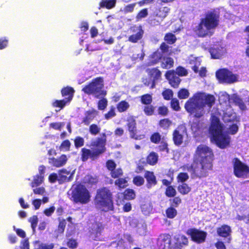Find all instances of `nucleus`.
I'll return each mask as SVG.
<instances>
[{
  "mask_svg": "<svg viewBox=\"0 0 249 249\" xmlns=\"http://www.w3.org/2000/svg\"><path fill=\"white\" fill-rule=\"evenodd\" d=\"M189 96V92L186 89H182L178 93V97L180 99H186Z\"/></svg>",
  "mask_w": 249,
  "mask_h": 249,
  "instance_id": "50",
  "label": "nucleus"
},
{
  "mask_svg": "<svg viewBox=\"0 0 249 249\" xmlns=\"http://www.w3.org/2000/svg\"><path fill=\"white\" fill-rule=\"evenodd\" d=\"M148 15V11L147 9H143L141 10L137 15V18L138 19H141L146 17Z\"/></svg>",
  "mask_w": 249,
  "mask_h": 249,
  "instance_id": "64",
  "label": "nucleus"
},
{
  "mask_svg": "<svg viewBox=\"0 0 249 249\" xmlns=\"http://www.w3.org/2000/svg\"><path fill=\"white\" fill-rule=\"evenodd\" d=\"M165 76L172 87L174 88L178 87L180 82V79L176 74L175 71H167Z\"/></svg>",
  "mask_w": 249,
  "mask_h": 249,
  "instance_id": "19",
  "label": "nucleus"
},
{
  "mask_svg": "<svg viewBox=\"0 0 249 249\" xmlns=\"http://www.w3.org/2000/svg\"><path fill=\"white\" fill-rule=\"evenodd\" d=\"M107 101L106 99L103 98L98 102V107L99 109L103 110L107 106Z\"/></svg>",
  "mask_w": 249,
  "mask_h": 249,
  "instance_id": "57",
  "label": "nucleus"
},
{
  "mask_svg": "<svg viewBox=\"0 0 249 249\" xmlns=\"http://www.w3.org/2000/svg\"><path fill=\"white\" fill-rule=\"evenodd\" d=\"M100 127L95 124H92L89 127V131L93 135H97L100 131Z\"/></svg>",
  "mask_w": 249,
  "mask_h": 249,
  "instance_id": "45",
  "label": "nucleus"
},
{
  "mask_svg": "<svg viewBox=\"0 0 249 249\" xmlns=\"http://www.w3.org/2000/svg\"><path fill=\"white\" fill-rule=\"evenodd\" d=\"M132 31L134 34L129 37L128 40L131 42L135 43L142 38L143 31L141 26H135L132 28Z\"/></svg>",
  "mask_w": 249,
  "mask_h": 249,
  "instance_id": "20",
  "label": "nucleus"
},
{
  "mask_svg": "<svg viewBox=\"0 0 249 249\" xmlns=\"http://www.w3.org/2000/svg\"><path fill=\"white\" fill-rule=\"evenodd\" d=\"M148 75L152 80L151 89H153L155 87L156 80H158L161 76L160 71L157 69H152L147 70Z\"/></svg>",
  "mask_w": 249,
  "mask_h": 249,
  "instance_id": "23",
  "label": "nucleus"
},
{
  "mask_svg": "<svg viewBox=\"0 0 249 249\" xmlns=\"http://www.w3.org/2000/svg\"><path fill=\"white\" fill-rule=\"evenodd\" d=\"M136 4V3L128 4L125 6L123 9H122L121 11L125 14L132 12Z\"/></svg>",
  "mask_w": 249,
  "mask_h": 249,
  "instance_id": "51",
  "label": "nucleus"
},
{
  "mask_svg": "<svg viewBox=\"0 0 249 249\" xmlns=\"http://www.w3.org/2000/svg\"><path fill=\"white\" fill-rule=\"evenodd\" d=\"M171 122L167 119L161 120L160 122V125L163 128H168L171 124Z\"/></svg>",
  "mask_w": 249,
  "mask_h": 249,
  "instance_id": "61",
  "label": "nucleus"
},
{
  "mask_svg": "<svg viewBox=\"0 0 249 249\" xmlns=\"http://www.w3.org/2000/svg\"><path fill=\"white\" fill-rule=\"evenodd\" d=\"M170 11V9L167 7H163L159 8L155 12L156 16L161 18H164Z\"/></svg>",
  "mask_w": 249,
  "mask_h": 249,
  "instance_id": "33",
  "label": "nucleus"
},
{
  "mask_svg": "<svg viewBox=\"0 0 249 249\" xmlns=\"http://www.w3.org/2000/svg\"><path fill=\"white\" fill-rule=\"evenodd\" d=\"M74 90L71 87H66L61 90L62 95L65 98L61 100H55L52 102V106L54 107L63 108L65 106L69 104L72 100Z\"/></svg>",
  "mask_w": 249,
  "mask_h": 249,
  "instance_id": "10",
  "label": "nucleus"
},
{
  "mask_svg": "<svg viewBox=\"0 0 249 249\" xmlns=\"http://www.w3.org/2000/svg\"><path fill=\"white\" fill-rule=\"evenodd\" d=\"M97 115V111L94 109L87 111L85 114V117L83 119V123L86 125H89Z\"/></svg>",
  "mask_w": 249,
  "mask_h": 249,
  "instance_id": "26",
  "label": "nucleus"
},
{
  "mask_svg": "<svg viewBox=\"0 0 249 249\" xmlns=\"http://www.w3.org/2000/svg\"><path fill=\"white\" fill-rule=\"evenodd\" d=\"M196 158L199 161L208 164L207 167H212L213 155L212 150L205 145H200L196 152Z\"/></svg>",
  "mask_w": 249,
  "mask_h": 249,
  "instance_id": "8",
  "label": "nucleus"
},
{
  "mask_svg": "<svg viewBox=\"0 0 249 249\" xmlns=\"http://www.w3.org/2000/svg\"><path fill=\"white\" fill-rule=\"evenodd\" d=\"M231 231V228L227 225H223L217 230L218 234L220 236L224 237L228 236L230 235Z\"/></svg>",
  "mask_w": 249,
  "mask_h": 249,
  "instance_id": "30",
  "label": "nucleus"
},
{
  "mask_svg": "<svg viewBox=\"0 0 249 249\" xmlns=\"http://www.w3.org/2000/svg\"><path fill=\"white\" fill-rule=\"evenodd\" d=\"M67 160V156L65 155H62L58 158L49 159V163L56 167H59L64 165Z\"/></svg>",
  "mask_w": 249,
  "mask_h": 249,
  "instance_id": "24",
  "label": "nucleus"
},
{
  "mask_svg": "<svg viewBox=\"0 0 249 249\" xmlns=\"http://www.w3.org/2000/svg\"><path fill=\"white\" fill-rule=\"evenodd\" d=\"M176 240L175 246H172L171 249H181V247L182 245H187L188 243V238L183 235H178L175 237Z\"/></svg>",
  "mask_w": 249,
  "mask_h": 249,
  "instance_id": "25",
  "label": "nucleus"
},
{
  "mask_svg": "<svg viewBox=\"0 0 249 249\" xmlns=\"http://www.w3.org/2000/svg\"><path fill=\"white\" fill-rule=\"evenodd\" d=\"M171 243L170 236L168 234H161L158 239L157 245L160 249H167Z\"/></svg>",
  "mask_w": 249,
  "mask_h": 249,
  "instance_id": "18",
  "label": "nucleus"
},
{
  "mask_svg": "<svg viewBox=\"0 0 249 249\" xmlns=\"http://www.w3.org/2000/svg\"><path fill=\"white\" fill-rule=\"evenodd\" d=\"M211 57L214 59L221 57L226 52L225 45L222 43L214 45L209 51Z\"/></svg>",
  "mask_w": 249,
  "mask_h": 249,
  "instance_id": "15",
  "label": "nucleus"
},
{
  "mask_svg": "<svg viewBox=\"0 0 249 249\" xmlns=\"http://www.w3.org/2000/svg\"><path fill=\"white\" fill-rule=\"evenodd\" d=\"M214 102L215 98L213 95L199 93L189 99L185 105V108L191 114L200 118L206 111H210Z\"/></svg>",
  "mask_w": 249,
  "mask_h": 249,
  "instance_id": "2",
  "label": "nucleus"
},
{
  "mask_svg": "<svg viewBox=\"0 0 249 249\" xmlns=\"http://www.w3.org/2000/svg\"><path fill=\"white\" fill-rule=\"evenodd\" d=\"M84 139L80 137H77L74 140V144L76 147H81L84 145Z\"/></svg>",
  "mask_w": 249,
  "mask_h": 249,
  "instance_id": "60",
  "label": "nucleus"
},
{
  "mask_svg": "<svg viewBox=\"0 0 249 249\" xmlns=\"http://www.w3.org/2000/svg\"><path fill=\"white\" fill-rule=\"evenodd\" d=\"M65 124L63 122L52 123L50 124V127L55 130H60L64 126Z\"/></svg>",
  "mask_w": 249,
  "mask_h": 249,
  "instance_id": "47",
  "label": "nucleus"
},
{
  "mask_svg": "<svg viewBox=\"0 0 249 249\" xmlns=\"http://www.w3.org/2000/svg\"><path fill=\"white\" fill-rule=\"evenodd\" d=\"M219 100L221 104H229L234 103L241 110H245L246 108V105L237 95L233 94L231 96L225 91H221L219 93Z\"/></svg>",
  "mask_w": 249,
  "mask_h": 249,
  "instance_id": "11",
  "label": "nucleus"
},
{
  "mask_svg": "<svg viewBox=\"0 0 249 249\" xmlns=\"http://www.w3.org/2000/svg\"><path fill=\"white\" fill-rule=\"evenodd\" d=\"M106 142L105 138H98L93 140L90 143L91 150L86 148L82 149V160L85 161L89 158L94 159L104 152Z\"/></svg>",
  "mask_w": 249,
  "mask_h": 249,
  "instance_id": "4",
  "label": "nucleus"
},
{
  "mask_svg": "<svg viewBox=\"0 0 249 249\" xmlns=\"http://www.w3.org/2000/svg\"><path fill=\"white\" fill-rule=\"evenodd\" d=\"M166 213L168 218H173L177 215V211L175 208L170 207L167 209Z\"/></svg>",
  "mask_w": 249,
  "mask_h": 249,
  "instance_id": "44",
  "label": "nucleus"
},
{
  "mask_svg": "<svg viewBox=\"0 0 249 249\" xmlns=\"http://www.w3.org/2000/svg\"><path fill=\"white\" fill-rule=\"evenodd\" d=\"M162 96L165 100H170L173 97V91L170 89L165 90L162 92Z\"/></svg>",
  "mask_w": 249,
  "mask_h": 249,
  "instance_id": "54",
  "label": "nucleus"
},
{
  "mask_svg": "<svg viewBox=\"0 0 249 249\" xmlns=\"http://www.w3.org/2000/svg\"><path fill=\"white\" fill-rule=\"evenodd\" d=\"M111 196V193L106 188L98 190L95 199L97 207L105 212L112 210L113 203Z\"/></svg>",
  "mask_w": 249,
  "mask_h": 249,
  "instance_id": "5",
  "label": "nucleus"
},
{
  "mask_svg": "<svg viewBox=\"0 0 249 249\" xmlns=\"http://www.w3.org/2000/svg\"><path fill=\"white\" fill-rule=\"evenodd\" d=\"M217 78L221 82L226 83H233L237 81V76L233 74L231 71L222 69L216 73Z\"/></svg>",
  "mask_w": 249,
  "mask_h": 249,
  "instance_id": "13",
  "label": "nucleus"
},
{
  "mask_svg": "<svg viewBox=\"0 0 249 249\" xmlns=\"http://www.w3.org/2000/svg\"><path fill=\"white\" fill-rule=\"evenodd\" d=\"M83 181L85 183L92 184L96 183L97 180L96 178H94L91 175H88L84 177Z\"/></svg>",
  "mask_w": 249,
  "mask_h": 249,
  "instance_id": "42",
  "label": "nucleus"
},
{
  "mask_svg": "<svg viewBox=\"0 0 249 249\" xmlns=\"http://www.w3.org/2000/svg\"><path fill=\"white\" fill-rule=\"evenodd\" d=\"M219 16L215 12L208 13L205 18L202 19L200 23L196 27V34L201 37L208 35L210 30L215 28L218 23Z\"/></svg>",
  "mask_w": 249,
  "mask_h": 249,
  "instance_id": "3",
  "label": "nucleus"
},
{
  "mask_svg": "<svg viewBox=\"0 0 249 249\" xmlns=\"http://www.w3.org/2000/svg\"><path fill=\"white\" fill-rule=\"evenodd\" d=\"M185 133L184 126H180L174 131L173 140L176 145H180L182 142L183 135Z\"/></svg>",
  "mask_w": 249,
  "mask_h": 249,
  "instance_id": "17",
  "label": "nucleus"
},
{
  "mask_svg": "<svg viewBox=\"0 0 249 249\" xmlns=\"http://www.w3.org/2000/svg\"><path fill=\"white\" fill-rule=\"evenodd\" d=\"M222 119L226 126H224L220 123L217 114L212 111L211 125L209 129L212 140L221 148L227 147L230 142V137L227 134H235L238 129L237 123L238 120L236 113L231 107H228L226 110H224Z\"/></svg>",
  "mask_w": 249,
  "mask_h": 249,
  "instance_id": "1",
  "label": "nucleus"
},
{
  "mask_svg": "<svg viewBox=\"0 0 249 249\" xmlns=\"http://www.w3.org/2000/svg\"><path fill=\"white\" fill-rule=\"evenodd\" d=\"M176 74L177 75L183 76H185L187 74V71L183 67H179L176 69V71H175Z\"/></svg>",
  "mask_w": 249,
  "mask_h": 249,
  "instance_id": "55",
  "label": "nucleus"
},
{
  "mask_svg": "<svg viewBox=\"0 0 249 249\" xmlns=\"http://www.w3.org/2000/svg\"><path fill=\"white\" fill-rule=\"evenodd\" d=\"M116 0H102L100 3L101 7H106L110 9L115 7Z\"/></svg>",
  "mask_w": 249,
  "mask_h": 249,
  "instance_id": "32",
  "label": "nucleus"
},
{
  "mask_svg": "<svg viewBox=\"0 0 249 249\" xmlns=\"http://www.w3.org/2000/svg\"><path fill=\"white\" fill-rule=\"evenodd\" d=\"M201 124L197 120L191 124L192 130L196 135L201 132Z\"/></svg>",
  "mask_w": 249,
  "mask_h": 249,
  "instance_id": "36",
  "label": "nucleus"
},
{
  "mask_svg": "<svg viewBox=\"0 0 249 249\" xmlns=\"http://www.w3.org/2000/svg\"><path fill=\"white\" fill-rule=\"evenodd\" d=\"M123 171L121 169L118 168L114 169L111 172V177L114 178H117L122 175Z\"/></svg>",
  "mask_w": 249,
  "mask_h": 249,
  "instance_id": "62",
  "label": "nucleus"
},
{
  "mask_svg": "<svg viewBox=\"0 0 249 249\" xmlns=\"http://www.w3.org/2000/svg\"><path fill=\"white\" fill-rule=\"evenodd\" d=\"M115 184L120 188H124L127 186V181L125 178H120L116 180Z\"/></svg>",
  "mask_w": 249,
  "mask_h": 249,
  "instance_id": "39",
  "label": "nucleus"
},
{
  "mask_svg": "<svg viewBox=\"0 0 249 249\" xmlns=\"http://www.w3.org/2000/svg\"><path fill=\"white\" fill-rule=\"evenodd\" d=\"M59 224L58 225L57 232L58 233H62L64 232V229H65V228L66 226V220L64 219L60 220L59 219Z\"/></svg>",
  "mask_w": 249,
  "mask_h": 249,
  "instance_id": "53",
  "label": "nucleus"
},
{
  "mask_svg": "<svg viewBox=\"0 0 249 249\" xmlns=\"http://www.w3.org/2000/svg\"><path fill=\"white\" fill-rule=\"evenodd\" d=\"M71 194V198L76 203L86 204L90 200L89 192L85 186L81 184L73 186Z\"/></svg>",
  "mask_w": 249,
  "mask_h": 249,
  "instance_id": "7",
  "label": "nucleus"
},
{
  "mask_svg": "<svg viewBox=\"0 0 249 249\" xmlns=\"http://www.w3.org/2000/svg\"><path fill=\"white\" fill-rule=\"evenodd\" d=\"M133 182L135 185L140 186L144 183V180L142 177L136 176L133 178Z\"/></svg>",
  "mask_w": 249,
  "mask_h": 249,
  "instance_id": "49",
  "label": "nucleus"
},
{
  "mask_svg": "<svg viewBox=\"0 0 249 249\" xmlns=\"http://www.w3.org/2000/svg\"><path fill=\"white\" fill-rule=\"evenodd\" d=\"M162 56V53L160 51H157L154 53L150 57V65L156 64Z\"/></svg>",
  "mask_w": 249,
  "mask_h": 249,
  "instance_id": "31",
  "label": "nucleus"
},
{
  "mask_svg": "<svg viewBox=\"0 0 249 249\" xmlns=\"http://www.w3.org/2000/svg\"><path fill=\"white\" fill-rule=\"evenodd\" d=\"M142 211L145 215H148L151 213L153 210L152 204L150 202L145 203L141 206Z\"/></svg>",
  "mask_w": 249,
  "mask_h": 249,
  "instance_id": "35",
  "label": "nucleus"
},
{
  "mask_svg": "<svg viewBox=\"0 0 249 249\" xmlns=\"http://www.w3.org/2000/svg\"><path fill=\"white\" fill-rule=\"evenodd\" d=\"M71 146V142L69 140H65L62 142L60 146V150L62 151H68L69 150Z\"/></svg>",
  "mask_w": 249,
  "mask_h": 249,
  "instance_id": "46",
  "label": "nucleus"
},
{
  "mask_svg": "<svg viewBox=\"0 0 249 249\" xmlns=\"http://www.w3.org/2000/svg\"><path fill=\"white\" fill-rule=\"evenodd\" d=\"M189 178V176L187 173H181L178 176V182H184Z\"/></svg>",
  "mask_w": 249,
  "mask_h": 249,
  "instance_id": "58",
  "label": "nucleus"
},
{
  "mask_svg": "<svg viewBox=\"0 0 249 249\" xmlns=\"http://www.w3.org/2000/svg\"><path fill=\"white\" fill-rule=\"evenodd\" d=\"M178 191L182 194H187L191 190L190 188L186 183H182L178 187Z\"/></svg>",
  "mask_w": 249,
  "mask_h": 249,
  "instance_id": "40",
  "label": "nucleus"
},
{
  "mask_svg": "<svg viewBox=\"0 0 249 249\" xmlns=\"http://www.w3.org/2000/svg\"><path fill=\"white\" fill-rule=\"evenodd\" d=\"M174 64L173 59L170 57L164 58L162 63L161 67L164 69H168L171 68Z\"/></svg>",
  "mask_w": 249,
  "mask_h": 249,
  "instance_id": "34",
  "label": "nucleus"
},
{
  "mask_svg": "<svg viewBox=\"0 0 249 249\" xmlns=\"http://www.w3.org/2000/svg\"><path fill=\"white\" fill-rule=\"evenodd\" d=\"M234 173L238 178H246L249 176V168L237 159L233 161Z\"/></svg>",
  "mask_w": 249,
  "mask_h": 249,
  "instance_id": "12",
  "label": "nucleus"
},
{
  "mask_svg": "<svg viewBox=\"0 0 249 249\" xmlns=\"http://www.w3.org/2000/svg\"><path fill=\"white\" fill-rule=\"evenodd\" d=\"M164 40L168 44H172L176 41V37L173 34L171 33H168L165 35L164 37Z\"/></svg>",
  "mask_w": 249,
  "mask_h": 249,
  "instance_id": "43",
  "label": "nucleus"
},
{
  "mask_svg": "<svg viewBox=\"0 0 249 249\" xmlns=\"http://www.w3.org/2000/svg\"><path fill=\"white\" fill-rule=\"evenodd\" d=\"M55 208L54 206H52L49 208L44 210L43 213L47 216H50L54 212Z\"/></svg>",
  "mask_w": 249,
  "mask_h": 249,
  "instance_id": "63",
  "label": "nucleus"
},
{
  "mask_svg": "<svg viewBox=\"0 0 249 249\" xmlns=\"http://www.w3.org/2000/svg\"><path fill=\"white\" fill-rule=\"evenodd\" d=\"M102 229V226L100 223H95L92 224L89 230L90 237L95 240H100Z\"/></svg>",
  "mask_w": 249,
  "mask_h": 249,
  "instance_id": "16",
  "label": "nucleus"
},
{
  "mask_svg": "<svg viewBox=\"0 0 249 249\" xmlns=\"http://www.w3.org/2000/svg\"><path fill=\"white\" fill-rule=\"evenodd\" d=\"M129 105L125 101L121 102L117 106V109L119 112H124L127 109Z\"/></svg>",
  "mask_w": 249,
  "mask_h": 249,
  "instance_id": "41",
  "label": "nucleus"
},
{
  "mask_svg": "<svg viewBox=\"0 0 249 249\" xmlns=\"http://www.w3.org/2000/svg\"><path fill=\"white\" fill-rule=\"evenodd\" d=\"M124 197L126 199H133L135 197V194L133 190L127 189L124 193Z\"/></svg>",
  "mask_w": 249,
  "mask_h": 249,
  "instance_id": "38",
  "label": "nucleus"
},
{
  "mask_svg": "<svg viewBox=\"0 0 249 249\" xmlns=\"http://www.w3.org/2000/svg\"><path fill=\"white\" fill-rule=\"evenodd\" d=\"M188 61L189 63L192 65V68L193 70L195 72H197L198 67L200 65V58L191 55L189 57Z\"/></svg>",
  "mask_w": 249,
  "mask_h": 249,
  "instance_id": "28",
  "label": "nucleus"
},
{
  "mask_svg": "<svg viewBox=\"0 0 249 249\" xmlns=\"http://www.w3.org/2000/svg\"><path fill=\"white\" fill-rule=\"evenodd\" d=\"M44 177L40 175H35L33 177V179L30 183V186L34 188L40 186L44 181Z\"/></svg>",
  "mask_w": 249,
  "mask_h": 249,
  "instance_id": "29",
  "label": "nucleus"
},
{
  "mask_svg": "<svg viewBox=\"0 0 249 249\" xmlns=\"http://www.w3.org/2000/svg\"><path fill=\"white\" fill-rule=\"evenodd\" d=\"M176 194V190L172 186H168L166 189V195L169 197H173Z\"/></svg>",
  "mask_w": 249,
  "mask_h": 249,
  "instance_id": "56",
  "label": "nucleus"
},
{
  "mask_svg": "<svg viewBox=\"0 0 249 249\" xmlns=\"http://www.w3.org/2000/svg\"><path fill=\"white\" fill-rule=\"evenodd\" d=\"M186 233L191 237L193 241L197 243L204 242L207 236L206 232L196 229H188Z\"/></svg>",
  "mask_w": 249,
  "mask_h": 249,
  "instance_id": "14",
  "label": "nucleus"
},
{
  "mask_svg": "<svg viewBox=\"0 0 249 249\" xmlns=\"http://www.w3.org/2000/svg\"><path fill=\"white\" fill-rule=\"evenodd\" d=\"M29 221L31 223L33 231H35L38 222L37 216L36 215H33L29 218Z\"/></svg>",
  "mask_w": 249,
  "mask_h": 249,
  "instance_id": "48",
  "label": "nucleus"
},
{
  "mask_svg": "<svg viewBox=\"0 0 249 249\" xmlns=\"http://www.w3.org/2000/svg\"><path fill=\"white\" fill-rule=\"evenodd\" d=\"M103 79L99 77L93 80L89 84L85 86L82 91L85 93L92 95L95 97L100 98L106 94L105 91L103 90Z\"/></svg>",
  "mask_w": 249,
  "mask_h": 249,
  "instance_id": "6",
  "label": "nucleus"
},
{
  "mask_svg": "<svg viewBox=\"0 0 249 249\" xmlns=\"http://www.w3.org/2000/svg\"><path fill=\"white\" fill-rule=\"evenodd\" d=\"M74 173V171L71 173L65 169L60 170L58 174V181L61 183L71 180Z\"/></svg>",
  "mask_w": 249,
  "mask_h": 249,
  "instance_id": "21",
  "label": "nucleus"
},
{
  "mask_svg": "<svg viewBox=\"0 0 249 249\" xmlns=\"http://www.w3.org/2000/svg\"><path fill=\"white\" fill-rule=\"evenodd\" d=\"M152 101V97L149 94H145L142 97V103L149 105Z\"/></svg>",
  "mask_w": 249,
  "mask_h": 249,
  "instance_id": "59",
  "label": "nucleus"
},
{
  "mask_svg": "<svg viewBox=\"0 0 249 249\" xmlns=\"http://www.w3.org/2000/svg\"><path fill=\"white\" fill-rule=\"evenodd\" d=\"M144 177L147 180V187L150 188L157 184L156 177L153 172L146 171L144 174Z\"/></svg>",
  "mask_w": 249,
  "mask_h": 249,
  "instance_id": "27",
  "label": "nucleus"
},
{
  "mask_svg": "<svg viewBox=\"0 0 249 249\" xmlns=\"http://www.w3.org/2000/svg\"><path fill=\"white\" fill-rule=\"evenodd\" d=\"M158 156L155 153H150L147 158V162L151 165H154L158 161Z\"/></svg>",
  "mask_w": 249,
  "mask_h": 249,
  "instance_id": "37",
  "label": "nucleus"
},
{
  "mask_svg": "<svg viewBox=\"0 0 249 249\" xmlns=\"http://www.w3.org/2000/svg\"><path fill=\"white\" fill-rule=\"evenodd\" d=\"M207 165L208 164L201 161L199 163L194 162L191 166H185L184 169L187 170L197 177L201 178L206 176L208 171L212 168V167H207Z\"/></svg>",
  "mask_w": 249,
  "mask_h": 249,
  "instance_id": "9",
  "label": "nucleus"
},
{
  "mask_svg": "<svg viewBox=\"0 0 249 249\" xmlns=\"http://www.w3.org/2000/svg\"><path fill=\"white\" fill-rule=\"evenodd\" d=\"M127 125L131 138H134L135 139H142L144 137V135L138 136V135H137L136 129V123L135 120H134L133 119L128 120Z\"/></svg>",
  "mask_w": 249,
  "mask_h": 249,
  "instance_id": "22",
  "label": "nucleus"
},
{
  "mask_svg": "<svg viewBox=\"0 0 249 249\" xmlns=\"http://www.w3.org/2000/svg\"><path fill=\"white\" fill-rule=\"evenodd\" d=\"M33 191L35 194L40 195L43 196H45L46 192L45 189L43 187L34 188Z\"/></svg>",
  "mask_w": 249,
  "mask_h": 249,
  "instance_id": "52",
  "label": "nucleus"
}]
</instances>
